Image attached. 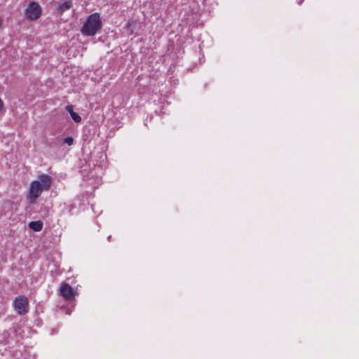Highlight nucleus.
I'll return each mask as SVG.
<instances>
[{"label": "nucleus", "instance_id": "1", "mask_svg": "<svg viewBox=\"0 0 359 359\" xmlns=\"http://www.w3.org/2000/svg\"><path fill=\"white\" fill-rule=\"evenodd\" d=\"M39 181L34 180L31 182L29 189L28 199L31 203H34L43 190L48 191L52 184V178L46 174L39 177Z\"/></svg>", "mask_w": 359, "mask_h": 359}, {"label": "nucleus", "instance_id": "2", "mask_svg": "<svg viewBox=\"0 0 359 359\" xmlns=\"http://www.w3.org/2000/svg\"><path fill=\"white\" fill-rule=\"evenodd\" d=\"M102 23L100 13H95L88 15L81 29V32L84 36H93L102 28Z\"/></svg>", "mask_w": 359, "mask_h": 359}, {"label": "nucleus", "instance_id": "3", "mask_svg": "<svg viewBox=\"0 0 359 359\" xmlns=\"http://www.w3.org/2000/svg\"><path fill=\"white\" fill-rule=\"evenodd\" d=\"M15 310L19 315H25L29 311V300L25 295H18L13 302Z\"/></svg>", "mask_w": 359, "mask_h": 359}, {"label": "nucleus", "instance_id": "4", "mask_svg": "<svg viewBox=\"0 0 359 359\" xmlns=\"http://www.w3.org/2000/svg\"><path fill=\"white\" fill-rule=\"evenodd\" d=\"M25 13L29 20H35L41 17V8L38 3L32 1L29 3Z\"/></svg>", "mask_w": 359, "mask_h": 359}, {"label": "nucleus", "instance_id": "5", "mask_svg": "<svg viewBox=\"0 0 359 359\" xmlns=\"http://www.w3.org/2000/svg\"><path fill=\"white\" fill-rule=\"evenodd\" d=\"M76 292L67 283H62L60 288V294L65 300H72Z\"/></svg>", "mask_w": 359, "mask_h": 359}, {"label": "nucleus", "instance_id": "6", "mask_svg": "<svg viewBox=\"0 0 359 359\" xmlns=\"http://www.w3.org/2000/svg\"><path fill=\"white\" fill-rule=\"evenodd\" d=\"M66 110L70 114V116L74 122L80 123L81 121V117L74 111V106L72 104H68L66 107Z\"/></svg>", "mask_w": 359, "mask_h": 359}, {"label": "nucleus", "instance_id": "7", "mask_svg": "<svg viewBox=\"0 0 359 359\" xmlns=\"http://www.w3.org/2000/svg\"><path fill=\"white\" fill-rule=\"evenodd\" d=\"M43 222L40 220L32 221L28 224V226L34 231H40L43 228Z\"/></svg>", "mask_w": 359, "mask_h": 359}, {"label": "nucleus", "instance_id": "8", "mask_svg": "<svg viewBox=\"0 0 359 359\" xmlns=\"http://www.w3.org/2000/svg\"><path fill=\"white\" fill-rule=\"evenodd\" d=\"M72 6H73L72 1L71 0H67L59 6V10L61 12H64V11L71 8L72 7Z\"/></svg>", "mask_w": 359, "mask_h": 359}, {"label": "nucleus", "instance_id": "9", "mask_svg": "<svg viewBox=\"0 0 359 359\" xmlns=\"http://www.w3.org/2000/svg\"><path fill=\"white\" fill-rule=\"evenodd\" d=\"M64 142L69 146H71L74 144V139L72 137H67L64 139Z\"/></svg>", "mask_w": 359, "mask_h": 359}, {"label": "nucleus", "instance_id": "10", "mask_svg": "<svg viewBox=\"0 0 359 359\" xmlns=\"http://www.w3.org/2000/svg\"><path fill=\"white\" fill-rule=\"evenodd\" d=\"M4 104L2 100L0 98V112H4Z\"/></svg>", "mask_w": 359, "mask_h": 359}, {"label": "nucleus", "instance_id": "11", "mask_svg": "<svg viewBox=\"0 0 359 359\" xmlns=\"http://www.w3.org/2000/svg\"><path fill=\"white\" fill-rule=\"evenodd\" d=\"M303 1H304V0H297V4L298 5H301V4H302Z\"/></svg>", "mask_w": 359, "mask_h": 359}]
</instances>
